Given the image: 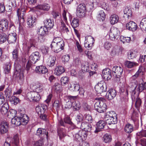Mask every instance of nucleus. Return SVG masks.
<instances>
[{
  "label": "nucleus",
  "instance_id": "48",
  "mask_svg": "<svg viewBox=\"0 0 146 146\" xmlns=\"http://www.w3.org/2000/svg\"><path fill=\"white\" fill-rule=\"evenodd\" d=\"M120 39L121 41H122L124 44L126 43H129L131 40L130 37H124L122 36H120Z\"/></svg>",
  "mask_w": 146,
  "mask_h": 146
},
{
  "label": "nucleus",
  "instance_id": "1",
  "mask_svg": "<svg viewBox=\"0 0 146 146\" xmlns=\"http://www.w3.org/2000/svg\"><path fill=\"white\" fill-rule=\"evenodd\" d=\"M29 117L25 114H22L20 116H18L13 118L11 120L12 124L19 126L21 125H26L29 121Z\"/></svg>",
  "mask_w": 146,
  "mask_h": 146
},
{
  "label": "nucleus",
  "instance_id": "4",
  "mask_svg": "<svg viewBox=\"0 0 146 146\" xmlns=\"http://www.w3.org/2000/svg\"><path fill=\"white\" fill-rule=\"evenodd\" d=\"M39 58L40 54L38 52H35L32 53L26 66V69L27 72L29 70L31 66L35 64Z\"/></svg>",
  "mask_w": 146,
  "mask_h": 146
},
{
  "label": "nucleus",
  "instance_id": "55",
  "mask_svg": "<svg viewBox=\"0 0 146 146\" xmlns=\"http://www.w3.org/2000/svg\"><path fill=\"white\" fill-rule=\"evenodd\" d=\"M71 106L75 110H78L80 107V104L76 103V102H73L71 104Z\"/></svg>",
  "mask_w": 146,
  "mask_h": 146
},
{
  "label": "nucleus",
  "instance_id": "21",
  "mask_svg": "<svg viewBox=\"0 0 146 146\" xmlns=\"http://www.w3.org/2000/svg\"><path fill=\"white\" fill-rule=\"evenodd\" d=\"M36 18L31 15L29 16L27 20V25L29 27H34L36 24Z\"/></svg>",
  "mask_w": 146,
  "mask_h": 146
},
{
  "label": "nucleus",
  "instance_id": "35",
  "mask_svg": "<svg viewBox=\"0 0 146 146\" xmlns=\"http://www.w3.org/2000/svg\"><path fill=\"white\" fill-rule=\"evenodd\" d=\"M68 27V25L66 26L63 22H61V26L60 27L61 32L68 34L69 32Z\"/></svg>",
  "mask_w": 146,
  "mask_h": 146
},
{
  "label": "nucleus",
  "instance_id": "33",
  "mask_svg": "<svg viewBox=\"0 0 146 146\" xmlns=\"http://www.w3.org/2000/svg\"><path fill=\"white\" fill-rule=\"evenodd\" d=\"M98 130L96 129V130L94 132L96 133L100 131V129H102L104 128V126L106 125V123L103 120H101L98 122L96 124Z\"/></svg>",
  "mask_w": 146,
  "mask_h": 146
},
{
  "label": "nucleus",
  "instance_id": "58",
  "mask_svg": "<svg viewBox=\"0 0 146 146\" xmlns=\"http://www.w3.org/2000/svg\"><path fill=\"white\" fill-rule=\"evenodd\" d=\"M44 145V140L43 138H41L38 141L36 142L35 144V146H42Z\"/></svg>",
  "mask_w": 146,
  "mask_h": 146
},
{
  "label": "nucleus",
  "instance_id": "49",
  "mask_svg": "<svg viewBox=\"0 0 146 146\" xmlns=\"http://www.w3.org/2000/svg\"><path fill=\"white\" fill-rule=\"evenodd\" d=\"M69 81V79L67 76L63 77L60 79V82L61 84L63 86L68 84Z\"/></svg>",
  "mask_w": 146,
  "mask_h": 146
},
{
  "label": "nucleus",
  "instance_id": "43",
  "mask_svg": "<svg viewBox=\"0 0 146 146\" xmlns=\"http://www.w3.org/2000/svg\"><path fill=\"white\" fill-rule=\"evenodd\" d=\"M136 135L137 139H139L142 137H146V130H143L137 133Z\"/></svg>",
  "mask_w": 146,
  "mask_h": 146
},
{
  "label": "nucleus",
  "instance_id": "40",
  "mask_svg": "<svg viewBox=\"0 0 146 146\" xmlns=\"http://www.w3.org/2000/svg\"><path fill=\"white\" fill-rule=\"evenodd\" d=\"M111 135L107 133L105 134L102 138L103 141L105 143H109L111 141Z\"/></svg>",
  "mask_w": 146,
  "mask_h": 146
},
{
  "label": "nucleus",
  "instance_id": "28",
  "mask_svg": "<svg viewBox=\"0 0 146 146\" xmlns=\"http://www.w3.org/2000/svg\"><path fill=\"white\" fill-rule=\"evenodd\" d=\"M37 9H40L44 11H47L49 10L50 6L48 3H45L43 5H38L37 7Z\"/></svg>",
  "mask_w": 146,
  "mask_h": 146
},
{
  "label": "nucleus",
  "instance_id": "32",
  "mask_svg": "<svg viewBox=\"0 0 146 146\" xmlns=\"http://www.w3.org/2000/svg\"><path fill=\"white\" fill-rule=\"evenodd\" d=\"M119 20L118 16L115 14L111 15L110 19L111 24L113 25L117 23L118 22Z\"/></svg>",
  "mask_w": 146,
  "mask_h": 146
},
{
  "label": "nucleus",
  "instance_id": "26",
  "mask_svg": "<svg viewBox=\"0 0 146 146\" xmlns=\"http://www.w3.org/2000/svg\"><path fill=\"white\" fill-rule=\"evenodd\" d=\"M44 26L47 28L51 29L54 25V22L53 19H47L44 21Z\"/></svg>",
  "mask_w": 146,
  "mask_h": 146
},
{
  "label": "nucleus",
  "instance_id": "3",
  "mask_svg": "<svg viewBox=\"0 0 146 146\" xmlns=\"http://www.w3.org/2000/svg\"><path fill=\"white\" fill-rule=\"evenodd\" d=\"M104 118L106 123L109 125L116 124L117 121V115L113 111L107 112Z\"/></svg>",
  "mask_w": 146,
  "mask_h": 146
},
{
  "label": "nucleus",
  "instance_id": "20",
  "mask_svg": "<svg viewBox=\"0 0 146 146\" xmlns=\"http://www.w3.org/2000/svg\"><path fill=\"white\" fill-rule=\"evenodd\" d=\"M35 71L38 74H45L48 73V70L47 69L45 66L40 65L36 67Z\"/></svg>",
  "mask_w": 146,
  "mask_h": 146
},
{
  "label": "nucleus",
  "instance_id": "46",
  "mask_svg": "<svg viewBox=\"0 0 146 146\" xmlns=\"http://www.w3.org/2000/svg\"><path fill=\"white\" fill-rule=\"evenodd\" d=\"M53 89L57 92H60L61 90V86L58 83H55L53 87Z\"/></svg>",
  "mask_w": 146,
  "mask_h": 146
},
{
  "label": "nucleus",
  "instance_id": "17",
  "mask_svg": "<svg viewBox=\"0 0 146 146\" xmlns=\"http://www.w3.org/2000/svg\"><path fill=\"white\" fill-rule=\"evenodd\" d=\"M8 27V22L6 19L0 21V32L5 31Z\"/></svg>",
  "mask_w": 146,
  "mask_h": 146
},
{
  "label": "nucleus",
  "instance_id": "59",
  "mask_svg": "<svg viewBox=\"0 0 146 146\" xmlns=\"http://www.w3.org/2000/svg\"><path fill=\"white\" fill-rule=\"evenodd\" d=\"M53 107L57 110L59 109L60 107L59 101L58 100H56L53 104Z\"/></svg>",
  "mask_w": 146,
  "mask_h": 146
},
{
  "label": "nucleus",
  "instance_id": "53",
  "mask_svg": "<svg viewBox=\"0 0 146 146\" xmlns=\"http://www.w3.org/2000/svg\"><path fill=\"white\" fill-rule=\"evenodd\" d=\"M60 42L64 43V42L61 38L57 37H55L54 38L52 43L58 44Z\"/></svg>",
  "mask_w": 146,
  "mask_h": 146
},
{
  "label": "nucleus",
  "instance_id": "50",
  "mask_svg": "<svg viewBox=\"0 0 146 146\" xmlns=\"http://www.w3.org/2000/svg\"><path fill=\"white\" fill-rule=\"evenodd\" d=\"M82 70L84 72H88L89 71V65L88 62H86L82 64Z\"/></svg>",
  "mask_w": 146,
  "mask_h": 146
},
{
  "label": "nucleus",
  "instance_id": "44",
  "mask_svg": "<svg viewBox=\"0 0 146 146\" xmlns=\"http://www.w3.org/2000/svg\"><path fill=\"white\" fill-rule=\"evenodd\" d=\"M79 20L77 18H74L71 22L72 26L73 28L78 27L79 25Z\"/></svg>",
  "mask_w": 146,
  "mask_h": 146
},
{
  "label": "nucleus",
  "instance_id": "56",
  "mask_svg": "<svg viewBox=\"0 0 146 146\" xmlns=\"http://www.w3.org/2000/svg\"><path fill=\"white\" fill-rule=\"evenodd\" d=\"M105 14L103 11H100L98 15V17L100 18L102 21H103L105 19Z\"/></svg>",
  "mask_w": 146,
  "mask_h": 146
},
{
  "label": "nucleus",
  "instance_id": "27",
  "mask_svg": "<svg viewBox=\"0 0 146 146\" xmlns=\"http://www.w3.org/2000/svg\"><path fill=\"white\" fill-rule=\"evenodd\" d=\"M17 38V35L15 33H11L8 36L7 40L9 43H15Z\"/></svg>",
  "mask_w": 146,
  "mask_h": 146
},
{
  "label": "nucleus",
  "instance_id": "37",
  "mask_svg": "<svg viewBox=\"0 0 146 146\" xmlns=\"http://www.w3.org/2000/svg\"><path fill=\"white\" fill-rule=\"evenodd\" d=\"M9 106L7 103H5L3 105L1 109V112L3 115L6 114L8 112L9 109Z\"/></svg>",
  "mask_w": 146,
  "mask_h": 146
},
{
  "label": "nucleus",
  "instance_id": "31",
  "mask_svg": "<svg viewBox=\"0 0 146 146\" xmlns=\"http://www.w3.org/2000/svg\"><path fill=\"white\" fill-rule=\"evenodd\" d=\"M69 90L72 92L78 91L80 89V86L77 83H72L68 86Z\"/></svg>",
  "mask_w": 146,
  "mask_h": 146
},
{
  "label": "nucleus",
  "instance_id": "29",
  "mask_svg": "<svg viewBox=\"0 0 146 146\" xmlns=\"http://www.w3.org/2000/svg\"><path fill=\"white\" fill-rule=\"evenodd\" d=\"M54 71V74L58 76L64 73L65 71V70L63 66H58L55 68Z\"/></svg>",
  "mask_w": 146,
  "mask_h": 146
},
{
  "label": "nucleus",
  "instance_id": "23",
  "mask_svg": "<svg viewBox=\"0 0 146 146\" xmlns=\"http://www.w3.org/2000/svg\"><path fill=\"white\" fill-rule=\"evenodd\" d=\"M47 108L46 105L40 104L37 106L36 108V110L38 114H44V112Z\"/></svg>",
  "mask_w": 146,
  "mask_h": 146
},
{
  "label": "nucleus",
  "instance_id": "36",
  "mask_svg": "<svg viewBox=\"0 0 146 146\" xmlns=\"http://www.w3.org/2000/svg\"><path fill=\"white\" fill-rule=\"evenodd\" d=\"M125 66L128 68H133L138 65L137 63L135 62H132L129 61H127L125 63Z\"/></svg>",
  "mask_w": 146,
  "mask_h": 146
},
{
  "label": "nucleus",
  "instance_id": "22",
  "mask_svg": "<svg viewBox=\"0 0 146 146\" xmlns=\"http://www.w3.org/2000/svg\"><path fill=\"white\" fill-rule=\"evenodd\" d=\"M126 27L129 30L134 31L137 29V26L134 22L131 21L126 24Z\"/></svg>",
  "mask_w": 146,
  "mask_h": 146
},
{
  "label": "nucleus",
  "instance_id": "19",
  "mask_svg": "<svg viewBox=\"0 0 146 146\" xmlns=\"http://www.w3.org/2000/svg\"><path fill=\"white\" fill-rule=\"evenodd\" d=\"M116 94V90L114 89H111L108 91L106 96L109 100H111L115 97Z\"/></svg>",
  "mask_w": 146,
  "mask_h": 146
},
{
  "label": "nucleus",
  "instance_id": "16",
  "mask_svg": "<svg viewBox=\"0 0 146 146\" xmlns=\"http://www.w3.org/2000/svg\"><path fill=\"white\" fill-rule=\"evenodd\" d=\"M102 76L105 80H108L111 78V70L108 68L105 69L102 72Z\"/></svg>",
  "mask_w": 146,
  "mask_h": 146
},
{
  "label": "nucleus",
  "instance_id": "13",
  "mask_svg": "<svg viewBox=\"0 0 146 146\" xmlns=\"http://www.w3.org/2000/svg\"><path fill=\"white\" fill-rule=\"evenodd\" d=\"M113 75L117 78H119L123 73V69L119 66H115L112 69Z\"/></svg>",
  "mask_w": 146,
  "mask_h": 146
},
{
  "label": "nucleus",
  "instance_id": "7",
  "mask_svg": "<svg viewBox=\"0 0 146 146\" xmlns=\"http://www.w3.org/2000/svg\"><path fill=\"white\" fill-rule=\"evenodd\" d=\"M134 87H135V88L132 91L131 94L132 99L135 98L134 96L136 92H141L143 90L146 89V82H144L143 81L141 84H139L138 86H137V84L135 85Z\"/></svg>",
  "mask_w": 146,
  "mask_h": 146
},
{
  "label": "nucleus",
  "instance_id": "15",
  "mask_svg": "<svg viewBox=\"0 0 146 146\" xmlns=\"http://www.w3.org/2000/svg\"><path fill=\"white\" fill-rule=\"evenodd\" d=\"M25 14V10L24 9H17V15L18 17V20L20 23H23L24 21V16Z\"/></svg>",
  "mask_w": 146,
  "mask_h": 146
},
{
  "label": "nucleus",
  "instance_id": "34",
  "mask_svg": "<svg viewBox=\"0 0 146 146\" xmlns=\"http://www.w3.org/2000/svg\"><path fill=\"white\" fill-rule=\"evenodd\" d=\"M56 60V58L55 56H50L48 59L47 65L50 67L53 66Z\"/></svg>",
  "mask_w": 146,
  "mask_h": 146
},
{
  "label": "nucleus",
  "instance_id": "10",
  "mask_svg": "<svg viewBox=\"0 0 146 146\" xmlns=\"http://www.w3.org/2000/svg\"><path fill=\"white\" fill-rule=\"evenodd\" d=\"M13 77L16 78L19 83H23L24 80V76L20 67L19 68H16Z\"/></svg>",
  "mask_w": 146,
  "mask_h": 146
},
{
  "label": "nucleus",
  "instance_id": "39",
  "mask_svg": "<svg viewBox=\"0 0 146 146\" xmlns=\"http://www.w3.org/2000/svg\"><path fill=\"white\" fill-rule=\"evenodd\" d=\"M139 26L142 31H145L146 32V17L142 19Z\"/></svg>",
  "mask_w": 146,
  "mask_h": 146
},
{
  "label": "nucleus",
  "instance_id": "25",
  "mask_svg": "<svg viewBox=\"0 0 146 146\" xmlns=\"http://www.w3.org/2000/svg\"><path fill=\"white\" fill-rule=\"evenodd\" d=\"M36 134L41 137L45 136L47 138H48V132H46V130L44 129L38 128Z\"/></svg>",
  "mask_w": 146,
  "mask_h": 146
},
{
  "label": "nucleus",
  "instance_id": "11",
  "mask_svg": "<svg viewBox=\"0 0 146 146\" xmlns=\"http://www.w3.org/2000/svg\"><path fill=\"white\" fill-rule=\"evenodd\" d=\"M27 97L30 101L37 102L40 99V95L38 93L35 92L28 93L27 94Z\"/></svg>",
  "mask_w": 146,
  "mask_h": 146
},
{
  "label": "nucleus",
  "instance_id": "64",
  "mask_svg": "<svg viewBox=\"0 0 146 146\" xmlns=\"http://www.w3.org/2000/svg\"><path fill=\"white\" fill-rule=\"evenodd\" d=\"M5 95L6 97L9 98L11 95V92L9 89H6L4 91Z\"/></svg>",
  "mask_w": 146,
  "mask_h": 146
},
{
  "label": "nucleus",
  "instance_id": "62",
  "mask_svg": "<svg viewBox=\"0 0 146 146\" xmlns=\"http://www.w3.org/2000/svg\"><path fill=\"white\" fill-rule=\"evenodd\" d=\"M18 49L16 48L13 51L12 53L13 58L15 59H17L18 56Z\"/></svg>",
  "mask_w": 146,
  "mask_h": 146
},
{
  "label": "nucleus",
  "instance_id": "14",
  "mask_svg": "<svg viewBox=\"0 0 146 146\" xmlns=\"http://www.w3.org/2000/svg\"><path fill=\"white\" fill-rule=\"evenodd\" d=\"M64 45V42H60L58 44L51 43L50 45L52 50L56 52H58L63 50Z\"/></svg>",
  "mask_w": 146,
  "mask_h": 146
},
{
  "label": "nucleus",
  "instance_id": "60",
  "mask_svg": "<svg viewBox=\"0 0 146 146\" xmlns=\"http://www.w3.org/2000/svg\"><path fill=\"white\" fill-rule=\"evenodd\" d=\"M29 42L31 44V46H29L28 47V50H29L31 47L34 46V45L36 42V41L34 38H32L30 40Z\"/></svg>",
  "mask_w": 146,
  "mask_h": 146
},
{
  "label": "nucleus",
  "instance_id": "57",
  "mask_svg": "<svg viewBox=\"0 0 146 146\" xmlns=\"http://www.w3.org/2000/svg\"><path fill=\"white\" fill-rule=\"evenodd\" d=\"M6 35L5 34H2L0 35V43H2L5 41L7 40Z\"/></svg>",
  "mask_w": 146,
  "mask_h": 146
},
{
  "label": "nucleus",
  "instance_id": "38",
  "mask_svg": "<svg viewBox=\"0 0 146 146\" xmlns=\"http://www.w3.org/2000/svg\"><path fill=\"white\" fill-rule=\"evenodd\" d=\"M17 113V111L13 109H11L7 112V117L9 118L12 119L15 117Z\"/></svg>",
  "mask_w": 146,
  "mask_h": 146
},
{
  "label": "nucleus",
  "instance_id": "42",
  "mask_svg": "<svg viewBox=\"0 0 146 146\" xmlns=\"http://www.w3.org/2000/svg\"><path fill=\"white\" fill-rule=\"evenodd\" d=\"M133 130V127L130 124H127L125 126L124 128V131L126 133H130Z\"/></svg>",
  "mask_w": 146,
  "mask_h": 146
},
{
  "label": "nucleus",
  "instance_id": "9",
  "mask_svg": "<svg viewBox=\"0 0 146 146\" xmlns=\"http://www.w3.org/2000/svg\"><path fill=\"white\" fill-rule=\"evenodd\" d=\"M79 129L78 128L75 129L76 130ZM87 135L86 132L82 130H78V132L75 134V140L78 142L82 141L86 139Z\"/></svg>",
  "mask_w": 146,
  "mask_h": 146
},
{
  "label": "nucleus",
  "instance_id": "2",
  "mask_svg": "<svg viewBox=\"0 0 146 146\" xmlns=\"http://www.w3.org/2000/svg\"><path fill=\"white\" fill-rule=\"evenodd\" d=\"M96 101L95 103V109L99 113H103L106 111L107 106L105 103V100L103 98H98L95 99Z\"/></svg>",
  "mask_w": 146,
  "mask_h": 146
},
{
  "label": "nucleus",
  "instance_id": "52",
  "mask_svg": "<svg viewBox=\"0 0 146 146\" xmlns=\"http://www.w3.org/2000/svg\"><path fill=\"white\" fill-rule=\"evenodd\" d=\"M124 13L125 15H126L127 17L131 15V9L128 7H125L124 10Z\"/></svg>",
  "mask_w": 146,
  "mask_h": 146
},
{
  "label": "nucleus",
  "instance_id": "45",
  "mask_svg": "<svg viewBox=\"0 0 146 146\" xmlns=\"http://www.w3.org/2000/svg\"><path fill=\"white\" fill-rule=\"evenodd\" d=\"M38 33L40 34L43 35L46 34L48 31L47 28L45 26H41L38 30Z\"/></svg>",
  "mask_w": 146,
  "mask_h": 146
},
{
  "label": "nucleus",
  "instance_id": "24",
  "mask_svg": "<svg viewBox=\"0 0 146 146\" xmlns=\"http://www.w3.org/2000/svg\"><path fill=\"white\" fill-rule=\"evenodd\" d=\"M81 128L84 130L85 132H90L92 128L91 125L86 122H82L81 124Z\"/></svg>",
  "mask_w": 146,
  "mask_h": 146
},
{
  "label": "nucleus",
  "instance_id": "6",
  "mask_svg": "<svg viewBox=\"0 0 146 146\" xmlns=\"http://www.w3.org/2000/svg\"><path fill=\"white\" fill-rule=\"evenodd\" d=\"M94 88L98 94H101L106 91L107 84L104 81H101L95 86Z\"/></svg>",
  "mask_w": 146,
  "mask_h": 146
},
{
  "label": "nucleus",
  "instance_id": "63",
  "mask_svg": "<svg viewBox=\"0 0 146 146\" xmlns=\"http://www.w3.org/2000/svg\"><path fill=\"white\" fill-rule=\"evenodd\" d=\"M51 14L53 15V17L54 19H56L59 17L60 14L58 11L55 10H53L52 11Z\"/></svg>",
  "mask_w": 146,
  "mask_h": 146
},
{
  "label": "nucleus",
  "instance_id": "47",
  "mask_svg": "<svg viewBox=\"0 0 146 146\" xmlns=\"http://www.w3.org/2000/svg\"><path fill=\"white\" fill-rule=\"evenodd\" d=\"M33 89L35 90V92L38 93L41 92L43 90V88L40 86L38 87L37 86L36 83H35L33 84Z\"/></svg>",
  "mask_w": 146,
  "mask_h": 146
},
{
  "label": "nucleus",
  "instance_id": "61",
  "mask_svg": "<svg viewBox=\"0 0 146 146\" xmlns=\"http://www.w3.org/2000/svg\"><path fill=\"white\" fill-rule=\"evenodd\" d=\"M85 119L86 121H88V122L91 123L92 121V116L89 114H85L84 115Z\"/></svg>",
  "mask_w": 146,
  "mask_h": 146
},
{
  "label": "nucleus",
  "instance_id": "12",
  "mask_svg": "<svg viewBox=\"0 0 146 146\" xmlns=\"http://www.w3.org/2000/svg\"><path fill=\"white\" fill-rule=\"evenodd\" d=\"M119 32L116 28L113 27L111 28L109 33L110 38L113 41L117 39L119 35Z\"/></svg>",
  "mask_w": 146,
  "mask_h": 146
},
{
  "label": "nucleus",
  "instance_id": "51",
  "mask_svg": "<svg viewBox=\"0 0 146 146\" xmlns=\"http://www.w3.org/2000/svg\"><path fill=\"white\" fill-rule=\"evenodd\" d=\"M86 42L85 43L93 44L94 40L92 36H88L87 37H86Z\"/></svg>",
  "mask_w": 146,
  "mask_h": 146
},
{
  "label": "nucleus",
  "instance_id": "41",
  "mask_svg": "<svg viewBox=\"0 0 146 146\" xmlns=\"http://www.w3.org/2000/svg\"><path fill=\"white\" fill-rule=\"evenodd\" d=\"M9 101L14 105H16L18 104L20 101L19 98L15 96H12L9 98Z\"/></svg>",
  "mask_w": 146,
  "mask_h": 146
},
{
  "label": "nucleus",
  "instance_id": "8",
  "mask_svg": "<svg viewBox=\"0 0 146 146\" xmlns=\"http://www.w3.org/2000/svg\"><path fill=\"white\" fill-rule=\"evenodd\" d=\"M60 127L58 128V135L60 140H62L63 137H65L66 135V130L64 128L66 126L65 124L64 123L62 119L60 120L59 121Z\"/></svg>",
  "mask_w": 146,
  "mask_h": 146
},
{
  "label": "nucleus",
  "instance_id": "54",
  "mask_svg": "<svg viewBox=\"0 0 146 146\" xmlns=\"http://www.w3.org/2000/svg\"><path fill=\"white\" fill-rule=\"evenodd\" d=\"M12 143L15 144V145H17L19 142V139L18 136L16 135H15L12 139Z\"/></svg>",
  "mask_w": 146,
  "mask_h": 146
},
{
  "label": "nucleus",
  "instance_id": "5",
  "mask_svg": "<svg viewBox=\"0 0 146 146\" xmlns=\"http://www.w3.org/2000/svg\"><path fill=\"white\" fill-rule=\"evenodd\" d=\"M88 8L84 4H81L77 7L76 15L77 16L80 18H83L85 16L86 10Z\"/></svg>",
  "mask_w": 146,
  "mask_h": 146
},
{
  "label": "nucleus",
  "instance_id": "18",
  "mask_svg": "<svg viewBox=\"0 0 146 146\" xmlns=\"http://www.w3.org/2000/svg\"><path fill=\"white\" fill-rule=\"evenodd\" d=\"M8 130V124L6 121H3L0 124V133L4 134L7 133Z\"/></svg>",
  "mask_w": 146,
  "mask_h": 146
},
{
  "label": "nucleus",
  "instance_id": "30",
  "mask_svg": "<svg viewBox=\"0 0 146 146\" xmlns=\"http://www.w3.org/2000/svg\"><path fill=\"white\" fill-rule=\"evenodd\" d=\"M139 76L138 74L136 73L135 75L132 76L130 78V82L129 83V85L131 86H134L135 85L137 84L138 82L136 80V79L139 77Z\"/></svg>",
  "mask_w": 146,
  "mask_h": 146
}]
</instances>
